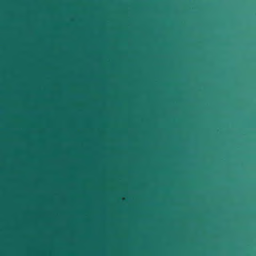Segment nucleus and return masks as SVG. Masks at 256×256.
<instances>
[{"mask_svg": "<svg viewBox=\"0 0 256 256\" xmlns=\"http://www.w3.org/2000/svg\"><path fill=\"white\" fill-rule=\"evenodd\" d=\"M160 44H161V46H162V42H161V43H160Z\"/></svg>", "mask_w": 256, "mask_h": 256, "instance_id": "1", "label": "nucleus"}, {"mask_svg": "<svg viewBox=\"0 0 256 256\" xmlns=\"http://www.w3.org/2000/svg\"><path fill=\"white\" fill-rule=\"evenodd\" d=\"M160 68H161V69L162 68V66L160 67ZM162 84L161 83V85H162Z\"/></svg>", "mask_w": 256, "mask_h": 256, "instance_id": "2", "label": "nucleus"}, {"mask_svg": "<svg viewBox=\"0 0 256 256\" xmlns=\"http://www.w3.org/2000/svg\"><path fill=\"white\" fill-rule=\"evenodd\" d=\"M160 10H162V8H160Z\"/></svg>", "mask_w": 256, "mask_h": 256, "instance_id": "3", "label": "nucleus"}, {"mask_svg": "<svg viewBox=\"0 0 256 256\" xmlns=\"http://www.w3.org/2000/svg\"><path fill=\"white\" fill-rule=\"evenodd\" d=\"M160 110H161V111L162 110V108L160 109Z\"/></svg>", "mask_w": 256, "mask_h": 256, "instance_id": "4", "label": "nucleus"}]
</instances>
